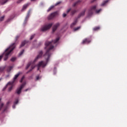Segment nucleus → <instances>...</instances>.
I'll use <instances>...</instances> for the list:
<instances>
[{"label": "nucleus", "instance_id": "obj_1", "mask_svg": "<svg viewBox=\"0 0 127 127\" xmlns=\"http://www.w3.org/2000/svg\"><path fill=\"white\" fill-rule=\"evenodd\" d=\"M59 39H60V38L58 37L55 41H53L52 42H46V47L45 48V49L48 48V46H50L49 49L47 51L46 54L44 56L45 59L46 60V62L44 61H41L39 62V64H37L38 70H39V68H40V67H42V68H44V67L46 66L47 63H48V62L49 61V58H50V56H51L52 54L50 52V50L53 49V48H54V46H53L52 44H57L58 41H59Z\"/></svg>", "mask_w": 127, "mask_h": 127}, {"label": "nucleus", "instance_id": "obj_2", "mask_svg": "<svg viewBox=\"0 0 127 127\" xmlns=\"http://www.w3.org/2000/svg\"><path fill=\"white\" fill-rule=\"evenodd\" d=\"M14 48H15V43H13L5 50L4 52L1 56H0V61L2 59V57L3 58L4 61H6L8 59L9 54L11 53V52Z\"/></svg>", "mask_w": 127, "mask_h": 127}, {"label": "nucleus", "instance_id": "obj_3", "mask_svg": "<svg viewBox=\"0 0 127 127\" xmlns=\"http://www.w3.org/2000/svg\"><path fill=\"white\" fill-rule=\"evenodd\" d=\"M43 54V52H42V51H40L39 52V54L35 58L33 62H30L27 64V66H26V70H27L28 67H30V66L31 65V69H30L29 72H30V71H32V70H33V69L35 68V65H34L35 63L38 60V59H40V58L42 57Z\"/></svg>", "mask_w": 127, "mask_h": 127}, {"label": "nucleus", "instance_id": "obj_4", "mask_svg": "<svg viewBox=\"0 0 127 127\" xmlns=\"http://www.w3.org/2000/svg\"><path fill=\"white\" fill-rule=\"evenodd\" d=\"M20 74H21V72H19L18 73H17L16 75H15V76H14V77L13 78V81L8 82L7 84L4 88V89H6V86H7V85H13V83H14V81H15V80H16V79H17V78L18 77V76H19V75H20ZM11 90H12V86H10V87H9V88H8L9 92H10V91H11Z\"/></svg>", "mask_w": 127, "mask_h": 127}, {"label": "nucleus", "instance_id": "obj_5", "mask_svg": "<svg viewBox=\"0 0 127 127\" xmlns=\"http://www.w3.org/2000/svg\"><path fill=\"white\" fill-rule=\"evenodd\" d=\"M53 25V23H50L47 25H45L41 28V31H46V30H48L50 28H51V27Z\"/></svg>", "mask_w": 127, "mask_h": 127}, {"label": "nucleus", "instance_id": "obj_6", "mask_svg": "<svg viewBox=\"0 0 127 127\" xmlns=\"http://www.w3.org/2000/svg\"><path fill=\"white\" fill-rule=\"evenodd\" d=\"M26 84V83L24 82L23 83H22L20 87H19L16 91V94H18V95H19V94H20V93H21V90H22V89H23V88H24V86H25V85Z\"/></svg>", "mask_w": 127, "mask_h": 127}, {"label": "nucleus", "instance_id": "obj_7", "mask_svg": "<svg viewBox=\"0 0 127 127\" xmlns=\"http://www.w3.org/2000/svg\"><path fill=\"white\" fill-rule=\"evenodd\" d=\"M97 8V5H94L91 7L90 9L88 11V16H91V15L93 13L94 10H96Z\"/></svg>", "mask_w": 127, "mask_h": 127}, {"label": "nucleus", "instance_id": "obj_8", "mask_svg": "<svg viewBox=\"0 0 127 127\" xmlns=\"http://www.w3.org/2000/svg\"><path fill=\"white\" fill-rule=\"evenodd\" d=\"M57 15H58V12H55L52 13L50 15L48 16V19H52L54 17H55Z\"/></svg>", "mask_w": 127, "mask_h": 127}, {"label": "nucleus", "instance_id": "obj_9", "mask_svg": "<svg viewBox=\"0 0 127 127\" xmlns=\"http://www.w3.org/2000/svg\"><path fill=\"white\" fill-rule=\"evenodd\" d=\"M60 26V23H57L54 26H53L52 29H53V32H55L56 30H57V29L58 27Z\"/></svg>", "mask_w": 127, "mask_h": 127}, {"label": "nucleus", "instance_id": "obj_10", "mask_svg": "<svg viewBox=\"0 0 127 127\" xmlns=\"http://www.w3.org/2000/svg\"><path fill=\"white\" fill-rule=\"evenodd\" d=\"M60 3H61V2H57L55 5H52L48 9L47 11H50V10H51V9H52V8H54V7L55 6H56V5H58V4H60Z\"/></svg>", "mask_w": 127, "mask_h": 127}, {"label": "nucleus", "instance_id": "obj_11", "mask_svg": "<svg viewBox=\"0 0 127 127\" xmlns=\"http://www.w3.org/2000/svg\"><path fill=\"white\" fill-rule=\"evenodd\" d=\"M30 15V10L29 11L28 14L25 19V20L24 22V25L26 24V22H27V20H28V18H29Z\"/></svg>", "mask_w": 127, "mask_h": 127}, {"label": "nucleus", "instance_id": "obj_12", "mask_svg": "<svg viewBox=\"0 0 127 127\" xmlns=\"http://www.w3.org/2000/svg\"><path fill=\"white\" fill-rule=\"evenodd\" d=\"M91 42V40L89 39H85L82 42V44H89Z\"/></svg>", "mask_w": 127, "mask_h": 127}, {"label": "nucleus", "instance_id": "obj_13", "mask_svg": "<svg viewBox=\"0 0 127 127\" xmlns=\"http://www.w3.org/2000/svg\"><path fill=\"white\" fill-rule=\"evenodd\" d=\"M85 12H86V9H84L78 16V18H80L81 16H84L85 15Z\"/></svg>", "mask_w": 127, "mask_h": 127}, {"label": "nucleus", "instance_id": "obj_14", "mask_svg": "<svg viewBox=\"0 0 127 127\" xmlns=\"http://www.w3.org/2000/svg\"><path fill=\"white\" fill-rule=\"evenodd\" d=\"M9 0H0V4H5L7 1H8Z\"/></svg>", "mask_w": 127, "mask_h": 127}, {"label": "nucleus", "instance_id": "obj_15", "mask_svg": "<svg viewBox=\"0 0 127 127\" xmlns=\"http://www.w3.org/2000/svg\"><path fill=\"white\" fill-rule=\"evenodd\" d=\"M76 23H77V20L74 21L71 25L70 27L71 28H73L75 25H76Z\"/></svg>", "mask_w": 127, "mask_h": 127}, {"label": "nucleus", "instance_id": "obj_16", "mask_svg": "<svg viewBox=\"0 0 127 127\" xmlns=\"http://www.w3.org/2000/svg\"><path fill=\"white\" fill-rule=\"evenodd\" d=\"M29 5V3L25 4L23 5L22 10H24V9H26L27 8V6Z\"/></svg>", "mask_w": 127, "mask_h": 127}, {"label": "nucleus", "instance_id": "obj_17", "mask_svg": "<svg viewBox=\"0 0 127 127\" xmlns=\"http://www.w3.org/2000/svg\"><path fill=\"white\" fill-rule=\"evenodd\" d=\"M12 68H13V66H8L7 69V72H9L11 70H12Z\"/></svg>", "mask_w": 127, "mask_h": 127}, {"label": "nucleus", "instance_id": "obj_18", "mask_svg": "<svg viewBox=\"0 0 127 127\" xmlns=\"http://www.w3.org/2000/svg\"><path fill=\"white\" fill-rule=\"evenodd\" d=\"M4 69H5V67L2 66L0 67V73H2L3 71H4Z\"/></svg>", "mask_w": 127, "mask_h": 127}, {"label": "nucleus", "instance_id": "obj_19", "mask_svg": "<svg viewBox=\"0 0 127 127\" xmlns=\"http://www.w3.org/2000/svg\"><path fill=\"white\" fill-rule=\"evenodd\" d=\"M18 104V100H17L14 103V105H13L12 108L13 109H15V105H17Z\"/></svg>", "mask_w": 127, "mask_h": 127}, {"label": "nucleus", "instance_id": "obj_20", "mask_svg": "<svg viewBox=\"0 0 127 127\" xmlns=\"http://www.w3.org/2000/svg\"><path fill=\"white\" fill-rule=\"evenodd\" d=\"M80 28H81V26H78L76 28H74L73 29V31H77V30H79V29H80Z\"/></svg>", "mask_w": 127, "mask_h": 127}, {"label": "nucleus", "instance_id": "obj_21", "mask_svg": "<svg viewBox=\"0 0 127 127\" xmlns=\"http://www.w3.org/2000/svg\"><path fill=\"white\" fill-rule=\"evenodd\" d=\"M108 1L109 0H108L103 1V3L101 4L102 6H104V5H105L106 3H108Z\"/></svg>", "mask_w": 127, "mask_h": 127}, {"label": "nucleus", "instance_id": "obj_22", "mask_svg": "<svg viewBox=\"0 0 127 127\" xmlns=\"http://www.w3.org/2000/svg\"><path fill=\"white\" fill-rule=\"evenodd\" d=\"M76 12H77V10H73L71 11V15H74V14H75V13H76Z\"/></svg>", "mask_w": 127, "mask_h": 127}, {"label": "nucleus", "instance_id": "obj_23", "mask_svg": "<svg viewBox=\"0 0 127 127\" xmlns=\"http://www.w3.org/2000/svg\"><path fill=\"white\" fill-rule=\"evenodd\" d=\"M79 2H80V0H78V1H76L73 4V6H76V5H77V4H78V3H79Z\"/></svg>", "mask_w": 127, "mask_h": 127}, {"label": "nucleus", "instance_id": "obj_24", "mask_svg": "<svg viewBox=\"0 0 127 127\" xmlns=\"http://www.w3.org/2000/svg\"><path fill=\"white\" fill-rule=\"evenodd\" d=\"M16 60V57H13L10 59V61H11V62H14V61H15Z\"/></svg>", "mask_w": 127, "mask_h": 127}, {"label": "nucleus", "instance_id": "obj_25", "mask_svg": "<svg viewBox=\"0 0 127 127\" xmlns=\"http://www.w3.org/2000/svg\"><path fill=\"white\" fill-rule=\"evenodd\" d=\"M25 43H26V42L25 41H24V42H22L20 46V48H21V47H23V46L24 45H25Z\"/></svg>", "mask_w": 127, "mask_h": 127}, {"label": "nucleus", "instance_id": "obj_26", "mask_svg": "<svg viewBox=\"0 0 127 127\" xmlns=\"http://www.w3.org/2000/svg\"><path fill=\"white\" fill-rule=\"evenodd\" d=\"M100 29V27H96L93 28L94 31H97V30H99Z\"/></svg>", "mask_w": 127, "mask_h": 127}, {"label": "nucleus", "instance_id": "obj_27", "mask_svg": "<svg viewBox=\"0 0 127 127\" xmlns=\"http://www.w3.org/2000/svg\"><path fill=\"white\" fill-rule=\"evenodd\" d=\"M24 52V50H22L20 53L19 54V56H21L23 54V53Z\"/></svg>", "mask_w": 127, "mask_h": 127}, {"label": "nucleus", "instance_id": "obj_28", "mask_svg": "<svg viewBox=\"0 0 127 127\" xmlns=\"http://www.w3.org/2000/svg\"><path fill=\"white\" fill-rule=\"evenodd\" d=\"M34 36H35V34L32 35V36H31V37L30 38V40H32V39H33V38H34Z\"/></svg>", "mask_w": 127, "mask_h": 127}, {"label": "nucleus", "instance_id": "obj_29", "mask_svg": "<svg viewBox=\"0 0 127 127\" xmlns=\"http://www.w3.org/2000/svg\"><path fill=\"white\" fill-rule=\"evenodd\" d=\"M3 18H4V16H2L0 18V21H2L3 20Z\"/></svg>", "mask_w": 127, "mask_h": 127}, {"label": "nucleus", "instance_id": "obj_30", "mask_svg": "<svg viewBox=\"0 0 127 127\" xmlns=\"http://www.w3.org/2000/svg\"><path fill=\"white\" fill-rule=\"evenodd\" d=\"M23 0H18L17 1V3H20V2H21L22 1H23Z\"/></svg>", "mask_w": 127, "mask_h": 127}, {"label": "nucleus", "instance_id": "obj_31", "mask_svg": "<svg viewBox=\"0 0 127 127\" xmlns=\"http://www.w3.org/2000/svg\"><path fill=\"white\" fill-rule=\"evenodd\" d=\"M2 107H3V103H1L0 105V111L1 110Z\"/></svg>", "mask_w": 127, "mask_h": 127}, {"label": "nucleus", "instance_id": "obj_32", "mask_svg": "<svg viewBox=\"0 0 127 127\" xmlns=\"http://www.w3.org/2000/svg\"><path fill=\"white\" fill-rule=\"evenodd\" d=\"M40 77H39V76H36V80H39L40 79Z\"/></svg>", "mask_w": 127, "mask_h": 127}, {"label": "nucleus", "instance_id": "obj_33", "mask_svg": "<svg viewBox=\"0 0 127 127\" xmlns=\"http://www.w3.org/2000/svg\"><path fill=\"white\" fill-rule=\"evenodd\" d=\"M101 10H102L101 9H100L98 10H96V13H99V12H100V11Z\"/></svg>", "mask_w": 127, "mask_h": 127}, {"label": "nucleus", "instance_id": "obj_34", "mask_svg": "<svg viewBox=\"0 0 127 127\" xmlns=\"http://www.w3.org/2000/svg\"><path fill=\"white\" fill-rule=\"evenodd\" d=\"M23 79H24V76H23L21 79V80L20 81V82L21 83L22 82V81H23Z\"/></svg>", "mask_w": 127, "mask_h": 127}, {"label": "nucleus", "instance_id": "obj_35", "mask_svg": "<svg viewBox=\"0 0 127 127\" xmlns=\"http://www.w3.org/2000/svg\"><path fill=\"white\" fill-rule=\"evenodd\" d=\"M66 15H67V14L64 13L63 14V17H66Z\"/></svg>", "mask_w": 127, "mask_h": 127}, {"label": "nucleus", "instance_id": "obj_36", "mask_svg": "<svg viewBox=\"0 0 127 127\" xmlns=\"http://www.w3.org/2000/svg\"><path fill=\"white\" fill-rule=\"evenodd\" d=\"M71 10V8L68 9L67 11L66 12L68 13V12H70V11Z\"/></svg>", "mask_w": 127, "mask_h": 127}, {"label": "nucleus", "instance_id": "obj_37", "mask_svg": "<svg viewBox=\"0 0 127 127\" xmlns=\"http://www.w3.org/2000/svg\"><path fill=\"white\" fill-rule=\"evenodd\" d=\"M8 105H9V102H7L6 108H7Z\"/></svg>", "mask_w": 127, "mask_h": 127}, {"label": "nucleus", "instance_id": "obj_38", "mask_svg": "<svg viewBox=\"0 0 127 127\" xmlns=\"http://www.w3.org/2000/svg\"><path fill=\"white\" fill-rule=\"evenodd\" d=\"M56 72V69L55 68V70H54V74H56V72Z\"/></svg>", "mask_w": 127, "mask_h": 127}, {"label": "nucleus", "instance_id": "obj_39", "mask_svg": "<svg viewBox=\"0 0 127 127\" xmlns=\"http://www.w3.org/2000/svg\"><path fill=\"white\" fill-rule=\"evenodd\" d=\"M28 90H29V89L28 88V89H26L25 90V92H27V91H28Z\"/></svg>", "mask_w": 127, "mask_h": 127}, {"label": "nucleus", "instance_id": "obj_40", "mask_svg": "<svg viewBox=\"0 0 127 127\" xmlns=\"http://www.w3.org/2000/svg\"><path fill=\"white\" fill-rule=\"evenodd\" d=\"M6 78H7V77H9V75H6Z\"/></svg>", "mask_w": 127, "mask_h": 127}, {"label": "nucleus", "instance_id": "obj_41", "mask_svg": "<svg viewBox=\"0 0 127 127\" xmlns=\"http://www.w3.org/2000/svg\"><path fill=\"white\" fill-rule=\"evenodd\" d=\"M95 0H92V1H91V2H94V1H95Z\"/></svg>", "mask_w": 127, "mask_h": 127}, {"label": "nucleus", "instance_id": "obj_42", "mask_svg": "<svg viewBox=\"0 0 127 127\" xmlns=\"http://www.w3.org/2000/svg\"><path fill=\"white\" fill-rule=\"evenodd\" d=\"M32 1H34L35 0H31Z\"/></svg>", "mask_w": 127, "mask_h": 127}, {"label": "nucleus", "instance_id": "obj_43", "mask_svg": "<svg viewBox=\"0 0 127 127\" xmlns=\"http://www.w3.org/2000/svg\"><path fill=\"white\" fill-rule=\"evenodd\" d=\"M18 37H18V36H17V37H16V38H18Z\"/></svg>", "mask_w": 127, "mask_h": 127}, {"label": "nucleus", "instance_id": "obj_44", "mask_svg": "<svg viewBox=\"0 0 127 127\" xmlns=\"http://www.w3.org/2000/svg\"><path fill=\"white\" fill-rule=\"evenodd\" d=\"M0 80H1V79L0 78Z\"/></svg>", "mask_w": 127, "mask_h": 127}]
</instances>
